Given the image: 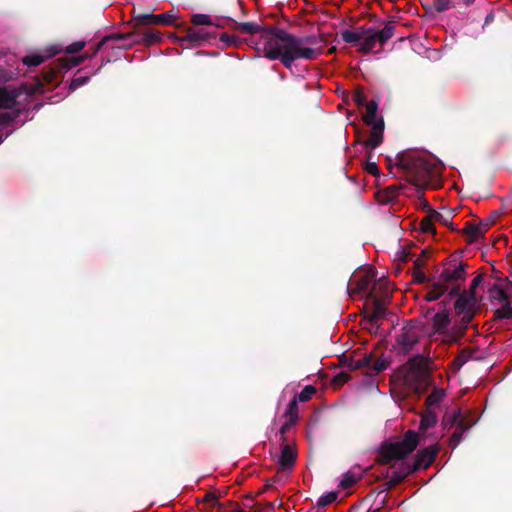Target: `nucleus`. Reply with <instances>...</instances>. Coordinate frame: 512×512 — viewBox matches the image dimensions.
<instances>
[{
  "label": "nucleus",
  "instance_id": "nucleus-1",
  "mask_svg": "<svg viewBox=\"0 0 512 512\" xmlns=\"http://www.w3.org/2000/svg\"><path fill=\"white\" fill-rule=\"evenodd\" d=\"M233 29L247 34L261 33L263 54L269 60H280L290 69L297 59L314 60L326 44L323 36L297 37L275 26H261L255 22H236Z\"/></svg>",
  "mask_w": 512,
  "mask_h": 512
},
{
  "label": "nucleus",
  "instance_id": "nucleus-2",
  "mask_svg": "<svg viewBox=\"0 0 512 512\" xmlns=\"http://www.w3.org/2000/svg\"><path fill=\"white\" fill-rule=\"evenodd\" d=\"M396 163L393 164L390 157L386 158L387 168L392 171L397 167L405 175V179L418 190L423 191L432 186V180L436 176L434 165L416 150H404L397 153Z\"/></svg>",
  "mask_w": 512,
  "mask_h": 512
},
{
  "label": "nucleus",
  "instance_id": "nucleus-3",
  "mask_svg": "<svg viewBox=\"0 0 512 512\" xmlns=\"http://www.w3.org/2000/svg\"><path fill=\"white\" fill-rule=\"evenodd\" d=\"M418 443V433L414 430H408L401 441L382 446L380 450V462L382 464H389L394 460H402L417 448Z\"/></svg>",
  "mask_w": 512,
  "mask_h": 512
},
{
  "label": "nucleus",
  "instance_id": "nucleus-4",
  "mask_svg": "<svg viewBox=\"0 0 512 512\" xmlns=\"http://www.w3.org/2000/svg\"><path fill=\"white\" fill-rule=\"evenodd\" d=\"M467 264L460 263L453 269L444 268L436 281L433 282L430 291L425 295L426 301H435L439 299L449 288V284L454 281H465Z\"/></svg>",
  "mask_w": 512,
  "mask_h": 512
},
{
  "label": "nucleus",
  "instance_id": "nucleus-5",
  "mask_svg": "<svg viewBox=\"0 0 512 512\" xmlns=\"http://www.w3.org/2000/svg\"><path fill=\"white\" fill-rule=\"evenodd\" d=\"M395 21H388L381 30H374L361 41L359 52L367 54L373 50L377 43L383 46L395 33Z\"/></svg>",
  "mask_w": 512,
  "mask_h": 512
},
{
  "label": "nucleus",
  "instance_id": "nucleus-6",
  "mask_svg": "<svg viewBox=\"0 0 512 512\" xmlns=\"http://www.w3.org/2000/svg\"><path fill=\"white\" fill-rule=\"evenodd\" d=\"M119 39L128 40L131 43H143L145 45H154L161 41V33L149 26L134 25V30L129 33H119Z\"/></svg>",
  "mask_w": 512,
  "mask_h": 512
},
{
  "label": "nucleus",
  "instance_id": "nucleus-7",
  "mask_svg": "<svg viewBox=\"0 0 512 512\" xmlns=\"http://www.w3.org/2000/svg\"><path fill=\"white\" fill-rule=\"evenodd\" d=\"M377 271L373 267L366 268L363 271L356 273L350 280L347 292L350 296L369 292L371 283L375 280Z\"/></svg>",
  "mask_w": 512,
  "mask_h": 512
},
{
  "label": "nucleus",
  "instance_id": "nucleus-8",
  "mask_svg": "<svg viewBox=\"0 0 512 512\" xmlns=\"http://www.w3.org/2000/svg\"><path fill=\"white\" fill-rule=\"evenodd\" d=\"M420 340V331L418 327L408 324L402 327L400 333L396 336V343L399 352L403 354L409 353L415 344Z\"/></svg>",
  "mask_w": 512,
  "mask_h": 512
},
{
  "label": "nucleus",
  "instance_id": "nucleus-9",
  "mask_svg": "<svg viewBox=\"0 0 512 512\" xmlns=\"http://www.w3.org/2000/svg\"><path fill=\"white\" fill-rule=\"evenodd\" d=\"M212 35L204 29H195L187 27L185 35L180 37L178 41L183 48L199 47L208 42Z\"/></svg>",
  "mask_w": 512,
  "mask_h": 512
},
{
  "label": "nucleus",
  "instance_id": "nucleus-10",
  "mask_svg": "<svg viewBox=\"0 0 512 512\" xmlns=\"http://www.w3.org/2000/svg\"><path fill=\"white\" fill-rule=\"evenodd\" d=\"M439 448L436 445H430L418 451L414 463L408 465V472H416L419 469L428 468L435 460Z\"/></svg>",
  "mask_w": 512,
  "mask_h": 512
},
{
  "label": "nucleus",
  "instance_id": "nucleus-11",
  "mask_svg": "<svg viewBox=\"0 0 512 512\" xmlns=\"http://www.w3.org/2000/svg\"><path fill=\"white\" fill-rule=\"evenodd\" d=\"M176 17L171 12H165L162 14H138L134 16L133 21L138 26H150V25H170L175 21Z\"/></svg>",
  "mask_w": 512,
  "mask_h": 512
},
{
  "label": "nucleus",
  "instance_id": "nucleus-12",
  "mask_svg": "<svg viewBox=\"0 0 512 512\" xmlns=\"http://www.w3.org/2000/svg\"><path fill=\"white\" fill-rule=\"evenodd\" d=\"M22 91L32 93L34 89H28L27 85H22L19 89L0 87V108L11 109L16 104Z\"/></svg>",
  "mask_w": 512,
  "mask_h": 512
},
{
  "label": "nucleus",
  "instance_id": "nucleus-13",
  "mask_svg": "<svg viewBox=\"0 0 512 512\" xmlns=\"http://www.w3.org/2000/svg\"><path fill=\"white\" fill-rule=\"evenodd\" d=\"M476 296H472L466 291H462L461 295L456 298L454 308L457 314L474 312L476 313Z\"/></svg>",
  "mask_w": 512,
  "mask_h": 512
},
{
  "label": "nucleus",
  "instance_id": "nucleus-14",
  "mask_svg": "<svg viewBox=\"0 0 512 512\" xmlns=\"http://www.w3.org/2000/svg\"><path fill=\"white\" fill-rule=\"evenodd\" d=\"M407 373L422 377L427 372L426 358L420 354L411 357L406 363Z\"/></svg>",
  "mask_w": 512,
  "mask_h": 512
},
{
  "label": "nucleus",
  "instance_id": "nucleus-15",
  "mask_svg": "<svg viewBox=\"0 0 512 512\" xmlns=\"http://www.w3.org/2000/svg\"><path fill=\"white\" fill-rule=\"evenodd\" d=\"M370 126L372 127L370 138L364 142V146L375 149L383 142L384 121L381 118L377 121V123Z\"/></svg>",
  "mask_w": 512,
  "mask_h": 512
},
{
  "label": "nucleus",
  "instance_id": "nucleus-16",
  "mask_svg": "<svg viewBox=\"0 0 512 512\" xmlns=\"http://www.w3.org/2000/svg\"><path fill=\"white\" fill-rule=\"evenodd\" d=\"M296 458V451L289 444H283L278 460L281 470L291 469L296 462Z\"/></svg>",
  "mask_w": 512,
  "mask_h": 512
},
{
  "label": "nucleus",
  "instance_id": "nucleus-17",
  "mask_svg": "<svg viewBox=\"0 0 512 512\" xmlns=\"http://www.w3.org/2000/svg\"><path fill=\"white\" fill-rule=\"evenodd\" d=\"M61 67V62L58 59L53 66L44 67L41 73V79H39V85H52L56 82L57 74L64 70Z\"/></svg>",
  "mask_w": 512,
  "mask_h": 512
},
{
  "label": "nucleus",
  "instance_id": "nucleus-18",
  "mask_svg": "<svg viewBox=\"0 0 512 512\" xmlns=\"http://www.w3.org/2000/svg\"><path fill=\"white\" fill-rule=\"evenodd\" d=\"M373 300V311L367 317L368 321L374 325L377 324L378 321L383 318L386 314V308L381 299L378 297H370Z\"/></svg>",
  "mask_w": 512,
  "mask_h": 512
},
{
  "label": "nucleus",
  "instance_id": "nucleus-19",
  "mask_svg": "<svg viewBox=\"0 0 512 512\" xmlns=\"http://www.w3.org/2000/svg\"><path fill=\"white\" fill-rule=\"evenodd\" d=\"M459 233L468 236V243H473L477 241L479 237L483 236V230L481 226H477V224L472 221H467L464 228L461 229Z\"/></svg>",
  "mask_w": 512,
  "mask_h": 512
},
{
  "label": "nucleus",
  "instance_id": "nucleus-20",
  "mask_svg": "<svg viewBox=\"0 0 512 512\" xmlns=\"http://www.w3.org/2000/svg\"><path fill=\"white\" fill-rule=\"evenodd\" d=\"M437 423V415L434 409H428L421 414V420L419 424V430L425 432L427 429L434 427Z\"/></svg>",
  "mask_w": 512,
  "mask_h": 512
},
{
  "label": "nucleus",
  "instance_id": "nucleus-21",
  "mask_svg": "<svg viewBox=\"0 0 512 512\" xmlns=\"http://www.w3.org/2000/svg\"><path fill=\"white\" fill-rule=\"evenodd\" d=\"M433 328L437 332H445L450 324V318L447 311L438 312L433 316L432 319Z\"/></svg>",
  "mask_w": 512,
  "mask_h": 512
},
{
  "label": "nucleus",
  "instance_id": "nucleus-22",
  "mask_svg": "<svg viewBox=\"0 0 512 512\" xmlns=\"http://www.w3.org/2000/svg\"><path fill=\"white\" fill-rule=\"evenodd\" d=\"M475 314L476 313L474 312L458 314L460 319L455 323L454 328L460 337L464 336L466 333V330L468 329V326L474 318Z\"/></svg>",
  "mask_w": 512,
  "mask_h": 512
},
{
  "label": "nucleus",
  "instance_id": "nucleus-23",
  "mask_svg": "<svg viewBox=\"0 0 512 512\" xmlns=\"http://www.w3.org/2000/svg\"><path fill=\"white\" fill-rule=\"evenodd\" d=\"M421 201L423 202L424 206L427 207L429 209V214L427 216H425L421 222H420V229L423 233H432V234H435L436 233V229H435V226L433 224L434 222V218L432 217V213H431V208L429 206V203L426 199H424L423 197L420 198Z\"/></svg>",
  "mask_w": 512,
  "mask_h": 512
},
{
  "label": "nucleus",
  "instance_id": "nucleus-24",
  "mask_svg": "<svg viewBox=\"0 0 512 512\" xmlns=\"http://www.w3.org/2000/svg\"><path fill=\"white\" fill-rule=\"evenodd\" d=\"M378 111V102L376 100H370L366 103V114L363 116V121L366 125H372L377 123L376 120Z\"/></svg>",
  "mask_w": 512,
  "mask_h": 512
},
{
  "label": "nucleus",
  "instance_id": "nucleus-25",
  "mask_svg": "<svg viewBox=\"0 0 512 512\" xmlns=\"http://www.w3.org/2000/svg\"><path fill=\"white\" fill-rule=\"evenodd\" d=\"M446 392L442 388H434L425 400L426 408L434 409V406L439 404L445 397Z\"/></svg>",
  "mask_w": 512,
  "mask_h": 512
},
{
  "label": "nucleus",
  "instance_id": "nucleus-26",
  "mask_svg": "<svg viewBox=\"0 0 512 512\" xmlns=\"http://www.w3.org/2000/svg\"><path fill=\"white\" fill-rule=\"evenodd\" d=\"M24 109H14L12 111L0 113V126L6 127L14 124Z\"/></svg>",
  "mask_w": 512,
  "mask_h": 512
},
{
  "label": "nucleus",
  "instance_id": "nucleus-27",
  "mask_svg": "<svg viewBox=\"0 0 512 512\" xmlns=\"http://www.w3.org/2000/svg\"><path fill=\"white\" fill-rule=\"evenodd\" d=\"M399 188L397 186H389L379 192V201L388 204L398 196Z\"/></svg>",
  "mask_w": 512,
  "mask_h": 512
},
{
  "label": "nucleus",
  "instance_id": "nucleus-28",
  "mask_svg": "<svg viewBox=\"0 0 512 512\" xmlns=\"http://www.w3.org/2000/svg\"><path fill=\"white\" fill-rule=\"evenodd\" d=\"M57 53H58V51H54L51 54H49L48 56H43V55H39V54L28 55L23 58L22 62H23V64H25L29 67H31V66L36 67V66L42 64L47 58L52 57Z\"/></svg>",
  "mask_w": 512,
  "mask_h": 512
},
{
  "label": "nucleus",
  "instance_id": "nucleus-29",
  "mask_svg": "<svg viewBox=\"0 0 512 512\" xmlns=\"http://www.w3.org/2000/svg\"><path fill=\"white\" fill-rule=\"evenodd\" d=\"M362 475L355 474L353 471H348L344 474L342 480L340 481L339 487L342 489L351 488L357 481L361 479Z\"/></svg>",
  "mask_w": 512,
  "mask_h": 512
},
{
  "label": "nucleus",
  "instance_id": "nucleus-30",
  "mask_svg": "<svg viewBox=\"0 0 512 512\" xmlns=\"http://www.w3.org/2000/svg\"><path fill=\"white\" fill-rule=\"evenodd\" d=\"M86 58H88V53L78 56V57L59 59L61 62L60 68H63L65 70V69H70V68L79 66L80 64H82L84 62V60Z\"/></svg>",
  "mask_w": 512,
  "mask_h": 512
},
{
  "label": "nucleus",
  "instance_id": "nucleus-31",
  "mask_svg": "<svg viewBox=\"0 0 512 512\" xmlns=\"http://www.w3.org/2000/svg\"><path fill=\"white\" fill-rule=\"evenodd\" d=\"M377 289L383 295L388 294V292L390 291L389 282L384 278H380L377 282L374 283L372 289H370V291L367 293V296L368 297H376L375 292Z\"/></svg>",
  "mask_w": 512,
  "mask_h": 512
},
{
  "label": "nucleus",
  "instance_id": "nucleus-32",
  "mask_svg": "<svg viewBox=\"0 0 512 512\" xmlns=\"http://www.w3.org/2000/svg\"><path fill=\"white\" fill-rule=\"evenodd\" d=\"M494 320L512 319V307L509 302H506L502 307L494 312Z\"/></svg>",
  "mask_w": 512,
  "mask_h": 512
},
{
  "label": "nucleus",
  "instance_id": "nucleus-33",
  "mask_svg": "<svg viewBox=\"0 0 512 512\" xmlns=\"http://www.w3.org/2000/svg\"><path fill=\"white\" fill-rule=\"evenodd\" d=\"M284 416L287 417L289 420L298 422V420H299L298 401H297L296 397H294L288 404V407L286 409Z\"/></svg>",
  "mask_w": 512,
  "mask_h": 512
},
{
  "label": "nucleus",
  "instance_id": "nucleus-34",
  "mask_svg": "<svg viewBox=\"0 0 512 512\" xmlns=\"http://www.w3.org/2000/svg\"><path fill=\"white\" fill-rule=\"evenodd\" d=\"M118 36H119V33L111 34V35L103 37L102 40L100 42H98L92 48L91 53L90 54L88 53V58H92V57L96 56V54L100 51V49L105 45L106 42L111 41V40L120 41L121 39H119Z\"/></svg>",
  "mask_w": 512,
  "mask_h": 512
},
{
  "label": "nucleus",
  "instance_id": "nucleus-35",
  "mask_svg": "<svg viewBox=\"0 0 512 512\" xmlns=\"http://www.w3.org/2000/svg\"><path fill=\"white\" fill-rule=\"evenodd\" d=\"M432 217L434 218V221L442 224V225H448L450 224V220H452L453 212L451 210L446 211L445 213L437 212L436 210H432Z\"/></svg>",
  "mask_w": 512,
  "mask_h": 512
},
{
  "label": "nucleus",
  "instance_id": "nucleus-36",
  "mask_svg": "<svg viewBox=\"0 0 512 512\" xmlns=\"http://www.w3.org/2000/svg\"><path fill=\"white\" fill-rule=\"evenodd\" d=\"M389 365V362L385 359L379 358L376 360H373V363L371 365V369L369 371V375H377L384 371Z\"/></svg>",
  "mask_w": 512,
  "mask_h": 512
},
{
  "label": "nucleus",
  "instance_id": "nucleus-37",
  "mask_svg": "<svg viewBox=\"0 0 512 512\" xmlns=\"http://www.w3.org/2000/svg\"><path fill=\"white\" fill-rule=\"evenodd\" d=\"M460 417V409L456 410L452 414H445L442 419V425L446 429H450L458 422Z\"/></svg>",
  "mask_w": 512,
  "mask_h": 512
},
{
  "label": "nucleus",
  "instance_id": "nucleus-38",
  "mask_svg": "<svg viewBox=\"0 0 512 512\" xmlns=\"http://www.w3.org/2000/svg\"><path fill=\"white\" fill-rule=\"evenodd\" d=\"M337 497H338V493L335 492V491H331V492H328L324 495H322L318 501H317V507L318 508H323V507H326L328 506L329 504L333 503L334 501L337 500Z\"/></svg>",
  "mask_w": 512,
  "mask_h": 512
},
{
  "label": "nucleus",
  "instance_id": "nucleus-39",
  "mask_svg": "<svg viewBox=\"0 0 512 512\" xmlns=\"http://www.w3.org/2000/svg\"><path fill=\"white\" fill-rule=\"evenodd\" d=\"M341 37L345 43L358 45L361 44L360 36L356 34L355 31L352 30H343L341 32Z\"/></svg>",
  "mask_w": 512,
  "mask_h": 512
},
{
  "label": "nucleus",
  "instance_id": "nucleus-40",
  "mask_svg": "<svg viewBox=\"0 0 512 512\" xmlns=\"http://www.w3.org/2000/svg\"><path fill=\"white\" fill-rule=\"evenodd\" d=\"M317 392L316 388L312 385L305 386L302 391L298 394L297 401L306 402L309 401L312 396Z\"/></svg>",
  "mask_w": 512,
  "mask_h": 512
},
{
  "label": "nucleus",
  "instance_id": "nucleus-41",
  "mask_svg": "<svg viewBox=\"0 0 512 512\" xmlns=\"http://www.w3.org/2000/svg\"><path fill=\"white\" fill-rule=\"evenodd\" d=\"M191 22L197 26H209L212 25V19L207 14H194L191 18Z\"/></svg>",
  "mask_w": 512,
  "mask_h": 512
},
{
  "label": "nucleus",
  "instance_id": "nucleus-42",
  "mask_svg": "<svg viewBox=\"0 0 512 512\" xmlns=\"http://www.w3.org/2000/svg\"><path fill=\"white\" fill-rule=\"evenodd\" d=\"M490 293L499 301L508 302V294L500 285L494 284L493 287L490 289Z\"/></svg>",
  "mask_w": 512,
  "mask_h": 512
},
{
  "label": "nucleus",
  "instance_id": "nucleus-43",
  "mask_svg": "<svg viewBox=\"0 0 512 512\" xmlns=\"http://www.w3.org/2000/svg\"><path fill=\"white\" fill-rule=\"evenodd\" d=\"M89 80H90V75L75 76L70 83V89L76 90L79 87L88 83Z\"/></svg>",
  "mask_w": 512,
  "mask_h": 512
},
{
  "label": "nucleus",
  "instance_id": "nucleus-44",
  "mask_svg": "<svg viewBox=\"0 0 512 512\" xmlns=\"http://www.w3.org/2000/svg\"><path fill=\"white\" fill-rule=\"evenodd\" d=\"M368 161L365 164V171L373 176H378L380 174L379 168L375 162H371L370 159L372 157V153L367 155Z\"/></svg>",
  "mask_w": 512,
  "mask_h": 512
},
{
  "label": "nucleus",
  "instance_id": "nucleus-45",
  "mask_svg": "<svg viewBox=\"0 0 512 512\" xmlns=\"http://www.w3.org/2000/svg\"><path fill=\"white\" fill-rule=\"evenodd\" d=\"M464 432H465V428H461L459 431L455 429V431L453 432V434L450 437V443H449V445L452 449H455L456 446L461 442L462 435L464 434Z\"/></svg>",
  "mask_w": 512,
  "mask_h": 512
},
{
  "label": "nucleus",
  "instance_id": "nucleus-46",
  "mask_svg": "<svg viewBox=\"0 0 512 512\" xmlns=\"http://www.w3.org/2000/svg\"><path fill=\"white\" fill-rule=\"evenodd\" d=\"M412 473L413 472H408V466H407L404 471L395 472L390 480V483L392 485H397L400 482H402L407 475L412 474Z\"/></svg>",
  "mask_w": 512,
  "mask_h": 512
},
{
  "label": "nucleus",
  "instance_id": "nucleus-47",
  "mask_svg": "<svg viewBox=\"0 0 512 512\" xmlns=\"http://www.w3.org/2000/svg\"><path fill=\"white\" fill-rule=\"evenodd\" d=\"M483 279H484L483 274H479L476 277H474L473 280L471 281L469 290L467 292L469 294H471L472 296H476V289L482 283Z\"/></svg>",
  "mask_w": 512,
  "mask_h": 512
},
{
  "label": "nucleus",
  "instance_id": "nucleus-48",
  "mask_svg": "<svg viewBox=\"0 0 512 512\" xmlns=\"http://www.w3.org/2000/svg\"><path fill=\"white\" fill-rule=\"evenodd\" d=\"M353 101L355 102V104L358 107L364 106L366 104V96H365L364 92L360 89H357L353 93Z\"/></svg>",
  "mask_w": 512,
  "mask_h": 512
},
{
  "label": "nucleus",
  "instance_id": "nucleus-49",
  "mask_svg": "<svg viewBox=\"0 0 512 512\" xmlns=\"http://www.w3.org/2000/svg\"><path fill=\"white\" fill-rule=\"evenodd\" d=\"M220 41L223 42L226 46H234L238 43V37L229 35L228 33H223L220 35Z\"/></svg>",
  "mask_w": 512,
  "mask_h": 512
},
{
  "label": "nucleus",
  "instance_id": "nucleus-50",
  "mask_svg": "<svg viewBox=\"0 0 512 512\" xmlns=\"http://www.w3.org/2000/svg\"><path fill=\"white\" fill-rule=\"evenodd\" d=\"M85 47L84 41H76L66 47V52L68 54H75L81 51Z\"/></svg>",
  "mask_w": 512,
  "mask_h": 512
},
{
  "label": "nucleus",
  "instance_id": "nucleus-51",
  "mask_svg": "<svg viewBox=\"0 0 512 512\" xmlns=\"http://www.w3.org/2000/svg\"><path fill=\"white\" fill-rule=\"evenodd\" d=\"M451 0H435L434 7L438 12H444L451 7Z\"/></svg>",
  "mask_w": 512,
  "mask_h": 512
},
{
  "label": "nucleus",
  "instance_id": "nucleus-52",
  "mask_svg": "<svg viewBox=\"0 0 512 512\" xmlns=\"http://www.w3.org/2000/svg\"><path fill=\"white\" fill-rule=\"evenodd\" d=\"M297 422L292 420H287L280 428V435L282 438V442L284 443L286 441L285 434L291 429L292 426H294Z\"/></svg>",
  "mask_w": 512,
  "mask_h": 512
},
{
  "label": "nucleus",
  "instance_id": "nucleus-53",
  "mask_svg": "<svg viewBox=\"0 0 512 512\" xmlns=\"http://www.w3.org/2000/svg\"><path fill=\"white\" fill-rule=\"evenodd\" d=\"M359 360H360L361 364H363V368H367L368 372H369L371 369L373 360H374L372 353L365 354L364 357Z\"/></svg>",
  "mask_w": 512,
  "mask_h": 512
},
{
  "label": "nucleus",
  "instance_id": "nucleus-54",
  "mask_svg": "<svg viewBox=\"0 0 512 512\" xmlns=\"http://www.w3.org/2000/svg\"><path fill=\"white\" fill-rule=\"evenodd\" d=\"M457 281H454L452 283L449 284V286L451 285V289L449 290V297L450 298H458L459 295H461V289H460V286L458 284H455Z\"/></svg>",
  "mask_w": 512,
  "mask_h": 512
},
{
  "label": "nucleus",
  "instance_id": "nucleus-55",
  "mask_svg": "<svg viewBox=\"0 0 512 512\" xmlns=\"http://www.w3.org/2000/svg\"><path fill=\"white\" fill-rule=\"evenodd\" d=\"M373 31H374L373 28H366L364 26H361V27L357 28V30L355 32H356V34H358L360 36V41H363L365 39V37H367Z\"/></svg>",
  "mask_w": 512,
  "mask_h": 512
},
{
  "label": "nucleus",
  "instance_id": "nucleus-56",
  "mask_svg": "<svg viewBox=\"0 0 512 512\" xmlns=\"http://www.w3.org/2000/svg\"><path fill=\"white\" fill-rule=\"evenodd\" d=\"M350 378H351V377H350V375H349L348 373H346V372H340V373H338V374L335 376V378H334V382H335V383H339V384H344V383L348 382Z\"/></svg>",
  "mask_w": 512,
  "mask_h": 512
},
{
  "label": "nucleus",
  "instance_id": "nucleus-57",
  "mask_svg": "<svg viewBox=\"0 0 512 512\" xmlns=\"http://www.w3.org/2000/svg\"><path fill=\"white\" fill-rule=\"evenodd\" d=\"M347 366H348V368L350 370H353V371L363 368V364H361L360 360L359 359H353V358H350L348 360Z\"/></svg>",
  "mask_w": 512,
  "mask_h": 512
},
{
  "label": "nucleus",
  "instance_id": "nucleus-58",
  "mask_svg": "<svg viewBox=\"0 0 512 512\" xmlns=\"http://www.w3.org/2000/svg\"><path fill=\"white\" fill-rule=\"evenodd\" d=\"M413 276H414V281L416 283H425L428 280L425 273L422 272L421 270L414 271Z\"/></svg>",
  "mask_w": 512,
  "mask_h": 512
},
{
  "label": "nucleus",
  "instance_id": "nucleus-59",
  "mask_svg": "<svg viewBox=\"0 0 512 512\" xmlns=\"http://www.w3.org/2000/svg\"><path fill=\"white\" fill-rule=\"evenodd\" d=\"M456 425V430H460L461 428H465V431H467L471 425L468 424L465 419L462 417V415L460 414V417L458 419V422L455 424Z\"/></svg>",
  "mask_w": 512,
  "mask_h": 512
},
{
  "label": "nucleus",
  "instance_id": "nucleus-60",
  "mask_svg": "<svg viewBox=\"0 0 512 512\" xmlns=\"http://www.w3.org/2000/svg\"><path fill=\"white\" fill-rule=\"evenodd\" d=\"M493 220H481L479 224H477V226H481L482 230H483V234L489 229V227L491 226V224H493Z\"/></svg>",
  "mask_w": 512,
  "mask_h": 512
},
{
  "label": "nucleus",
  "instance_id": "nucleus-61",
  "mask_svg": "<svg viewBox=\"0 0 512 512\" xmlns=\"http://www.w3.org/2000/svg\"><path fill=\"white\" fill-rule=\"evenodd\" d=\"M424 266V261L423 259H421L420 257H418L417 259H415L414 261V268H415V271H418V270H421V268Z\"/></svg>",
  "mask_w": 512,
  "mask_h": 512
},
{
  "label": "nucleus",
  "instance_id": "nucleus-62",
  "mask_svg": "<svg viewBox=\"0 0 512 512\" xmlns=\"http://www.w3.org/2000/svg\"><path fill=\"white\" fill-rule=\"evenodd\" d=\"M494 19H495L494 13L493 12L488 13L485 17L484 26H487L490 23H492L494 21Z\"/></svg>",
  "mask_w": 512,
  "mask_h": 512
},
{
  "label": "nucleus",
  "instance_id": "nucleus-63",
  "mask_svg": "<svg viewBox=\"0 0 512 512\" xmlns=\"http://www.w3.org/2000/svg\"><path fill=\"white\" fill-rule=\"evenodd\" d=\"M205 501L207 502H211V503H216L217 502V497L214 493H207L205 495Z\"/></svg>",
  "mask_w": 512,
  "mask_h": 512
},
{
  "label": "nucleus",
  "instance_id": "nucleus-64",
  "mask_svg": "<svg viewBox=\"0 0 512 512\" xmlns=\"http://www.w3.org/2000/svg\"><path fill=\"white\" fill-rule=\"evenodd\" d=\"M411 258V253L410 252H406L405 250L402 251V256H401V260L403 262H407L409 261Z\"/></svg>",
  "mask_w": 512,
  "mask_h": 512
}]
</instances>
